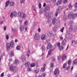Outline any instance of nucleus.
<instances>
[{"mask_svg":"<svg viewBox=\"0 0 77 77\" xmlns=\"http://www.w3.org/2000/svg\"><path fill=\"white\" fill-rule=\"evenodd\" d=\"M48 35L49 36H50V37H52V36H54V34L50 32H48Z\"/></svg>","mask_w":77,"mask_h":77,"instance_id":"obj_12","label":"nucleus"},{"mask_svg":"<svg viewBox=\"0 0 77 77\" xmlns=\"http://www.w3.org/2000/svg\"><path fill=\"white\" fill-rule=\"evenodd\" d=\"M14 16V14L13 13H11L10 14V17L11 18H13V16Z\"/></svg>","mask_w":77,"mask_h":77,"instance_id":"obj_49","label":"nucleus"},{"mask_svg":"<svg viewBox=\"0 0 77 77\" xmlns=\"http://www.w3.org/2000/svg\"><path fill=\"white\" fill-rule=\"evenodd\" d=\"M34 72L36 73H38L39 72V69H36L34 70Z\"/></svg>","mask_w":77,"mask_h":77,"instance_id":"obj_37","label":"nucleus"},{"mask_svg":"<svg viewBox=\"0 0 77 77\" xmlns=\"http://www.w3.org/2000/svg\"><path fill=\"white\" fill-rule=\"evenodd\" d=\"M72 18V13H69L68 14V18L69 19H71Z\"/></svg>","mask_w":77,"mask_h":77,"instance_id":"obj_8","label":"nucleus"},{"mask_svg":"<svg viewBox=\"0 0 77 77\" xmlns=\"http://www.w3.org/2000/svg\"><path fill=\"white\" fill-rule=\"evenodd\" d=\"M73 63L74 65H76L77 64V59H76L74 60L73 62Z\"/></svg>","mask_w":77,"mask_h":77,"instance_id":"obj_28","label":"nucleus"},{"mask_svg":"<svg viewBox=\"0 0 77 77\" xmlns=\"http://www.w3.org/2000/svg\"><path fill=\"white\" fill-rule=\"evenodd\" d=\"M30 66L31 67H34L35 66V64L34 63H32L30 64Z\"/></svg>","mask_w":77,"mask_h":77,"instance_id":"obj_45","label":"nucleus"},{"mask_svg":"<svg viewBox=\"0 0 77 77\" xmlns=\"http://www.w3.org/2000/svg\"><path fill=\"white\" fill-rule=\"evenodd\" d=\"M63 49H64V48L63 47V46H62V45L60 46L58 48V49L60 51H62V50H63Z\"/></svg>","mask_w":77,"mask_h":77,"instance_id":"obj_20","label":"nucleus"},{"mask_svg":"<svg viewBox=\"0 0 77 77\" xmlns=\"http://www.w3.org/2000/svg\"><path fill=\"white\" fill-rule=\"evenodd\" d=\"M14 17H17V13L16 12H14L13 13Z\"/></svg>","mask_w":77,"mask_h":77,"instance_id":"obj_33","label":"nucleus"},{"mask_svg":"<svg viewBox=\"0 0 77 77\" xmlns=\"http://www.w3.org/2000/svg\"><path fill=\"white\" fill-rule=\"evenodd\" d=\"M74 6L75 8H77V3H75Z\"/></svg>","mask_w":77,"mask_h":77,"instance_id":"obj_60","label":"nucleus"},{"mask_svg":"<svg viewBox=\"0 0 77 77\" xmlns=\"http://www.w3.org/2000/svg\"><path fill=\"white\" fill-rule=\"evenodd\" d=\"M14 63L15 64V65H18V64H19V61L18 60H16L14 61Z\"/></svg>","mask_w":77,"mask_h":77,"instance_id":"obj_26","label":"nucleus"},{"mask_svg":"<svg viewBox=\"0 0 77 77\" xmlns=\"http://www.w3.org/2000/svg\"><path fill=\"white\" fill-rule=\"evenodd\" d=\"M24 65L25 66L28 67L30 65V63L28 61H26L24 63Z\"/></svg>","mask_w":77,"mask_h":77,"instance_id":"obj_9","label":"nucleus"},{"mask_svg":"<svg viewBox=\"0 0 77 77\" xmlns=\"http://www.w3.org/2000/svg\"><path fill=\"white\" fill-rule=\"evenodd\" d=\"M72 5H71L70 4H69V9H72Z\"/></svg>","mask_w":77,"mask_h":77,"instance_id":"obj_40","label":"nucleus"},{"mask_svg":"<svg viewBox=\"0 0 77 77\" xmlns=\"http://www.w3.org/2000/svg\"><path fill=\"white\" fill-rule=\"evenodd\" d=\"M53 30L54 32H56V29L54 27V28H53Z\"/></svg>","mask_w":77,"mask_h":77,"instance_id":"obj_59","label":"nucleus"},{"mask_svg":"<svg viewBox=\"0 0 77 77\" xmlns=\"http://www.w3.org/2000/svg\"><path fill=\"white\" fill-rule=\"evenodd\" d=\"M72 37V35L70 34V32L69 31H67L65 35V38L67 39H71Z\"/></svg>","mask_w":77,"mask_h":77,"instance_id":"obj_2","label":"nucleus"},{"mask_svg":"<svg viewBox=\"0 0 77 77\" xmlns=\"http://www.w3.org/2000/svg\"><path fill=\"white\" fill-rule=\"evenodd\" d=\"M5 55V53H4L3 54H2L1 55V56L0 57V62H1V60H2V58H3V56Z\"/></svg>","mask_w":77,"mask_h":77,"instance_id":"obj_36","label":"nucleus"},{"mask_svg":"<svg viewBox=\"0 0 77 77\" xmlns=\"http://www.w3.org/2000/svg\"><path fill=\"white\" fill-rule=\"evenodd\" d=\"M42 71V72H44V71H45V67H43L42 69L41 70Z\"/></svg>","mask_w":77,"mask_h":77,"instance_id":"obj_50","label":"nucleus"},{"mask_svg":"<svg viewBox=\"0 0 77 77\" xmlns=\"http://www.w3.org/2000/svg\"><path fill=\"white\" fill-rule=\"evenodd\" d=\"M45 16L46 17H49V13H46L45 14Z\"/></svg>","mask_w":77,"mask_h":77,"instance_id":"obj_31","label":"nucleus"},{"mask_svg":"<svg viewBox=\"0 0 77 77\" xmlns=\"http://www.w3.org/2000/svg\"><path fill=\"white\" fill-rule=\"evenodd\" d=\"M73 29V27H72V26H70L69 30L70 32H72V30Z\"/></svg>","mask_w":77,"mask_h":77,"instance_id":"obj_32","label":"nucleus"},{"mask_svg":"<svg viewBox=\"0 0 77 77\" xmlns=\"http://www.w3.org/2000/svg\"><path fill=\"white\" fill-rule=\"evenodd\" d=\"M68 2V0H64L63 1V3H66Z\"/></svg>","mask_w":77,"mask_h":77,"instance_id":"obj_52","label":"nucleus"},{"mask_svg":"<svg viewBox=\"0 0 77 77\" xmlns=\"http://www.w3.org/2000/svg\"><path fill=\"white\" fill-rule=\"evenodd\" d=\"M6 48L7 51H9L11 48V45L9 43H7L6 45Z\"/></svg>","mask_w":77,"mask_h":77,"instance_id":"obj_6","label":"nucleus"},{"mask_svg":"<svg viewBox=\"0 0 77 77\" xmlns=\"http://www.w3.org/2000/svg\"><path fill=\"white\" fill-rule=\"evenodd\" d=\"M6 38L7 40H8L9 39V35H6Z\"/></svg>","mask_w":77,"mask_h":77,"instance_id":"obj_39","label":"nucleus"},{"mask_svg":"<svg viewBox=\"0 0 77 77\" xmlns=\"http://www.w3.org/2000/svg\"><path fill=\"white\" fill-rule=\"evenodd\" d=\"M20 49H21V47H20V46L18 45L16 47V49L17 50H20Z\"/></svg>","mask_w":77,"mask_h":77,"instance_id":"obj_29","label":"nucleus"},{"mask_svg":"<svg viewBox=\"0 0 77 77\" xmlns=\"http://www.w3.org/2000/svg\"><path fill=\"white\" fill-rule=\"evenodd\" d=\"M28 71H31V68L30 66H29L28 67Z\"/></svg>","mask_w":77,"mask_h":77,"instance_id":"obj_48","label":"nucleus"},{"mask_svg":"<svg viewBox=\"0 0 77 77\" xmlns=\"http://www.w3.org/2000/svg\"><path fill=\"white\" fill-rule=\"evenodd\" d=\"M62 58L63 60H65L66 59V56L65 54H64L62 56Z\"/></svg>","mask_w":77,"mask_h":77,"instance_id":"obj_16","label":"nucleus"},{"mask_svg":"<svg viewBox=\"0 0 77 77\" xmlns=\"http://www.w3.org/2000/svg\"><path fill=\"white\" fill-rule=\"evenodd\" d=\"M64 29H65V28L63 27L62 29L60 30V32H61L62 33H63V30H64Z\"/></svg>","mask_w":77,"mask_h":77,"instance_id":"obj_44","label":"nucleus"},{"mask_svg":"<svg viewBox=\"0 0 77 77\" xmlns=\"http://www.w3.org/2000/svg\"><path fill=\"white\" fill-rule=\"evenodd\" d=\"M9 68L10 69V71L11 72H17V68L15 66H13L12 65H11L10 66Z\"/></svg>","mask_w":77,"mask_h":77,"instance_id":"obj_1","label":"nucleus"},{"mask_svg":"<svg viewBox=\"0 0 77 77\" xmlns=\"http://www.w3.org/2000/svg\"><path fill=\"white\" fill-rule=\"evenodd\" d=\"M51 60L52 61H53V62H54V61L56 60V59H55V58H54V57H52L51 58Z\"/></svg>","mask_w":77,"mask_h":77,"instance_id":"obj_38","label":"nucleus"},{"mask_svg":"<svg viewBox=\"0 0 77 77\" xmlns=\"http://www.w3.org/2000/svg\"><path fill=\"white\" fill-rule=\"evenodd\" d=\"M41 39L42 40L46 39V35H42Z\"/></svg>","mask_w":77,"mask_h":77,"instance_id":"obj_14","label":"nucleus"},{"mask_svg":"<svg viewBox=\"0 0 77 77\" xmlns=\"http://www.w3.org/2000/svg\"><path fill=\"white\" fill-rule=\"evenodd\" d=\"M4 30H6V26H5L4 27Z\"/></svg>","mask_w":77,"mask_h":77,"instance_id":"obj_64","label":"nucleus"},{"mask_svg":"<svg viewBox=\"0 0 77 77\" xmlns=\"http://www.w3.org/2000/svg\"><path fill=\"white\" fill-rule=\"evenodd\" d=\"M63 0H60L58 1H57L56 2V5H60L61 3H62V2Z\"/></svg>","mask_w":77,"mask_h":77,"instance_id":"obj_18","label":"nucleus"},{"mask_svg":"<svg viewBox=\"0 0 77 77\" xmlns=\"http://www.w3.org/2000/svg\"><path fill=\"white\" fill-rule=\"evenodd\" d=\"M9 56L10 57H12V56H14V52L13 51H11L9 53Z\"/></svg>","mask_w":77,"mask_h":77,"instance_id":"obj_22","label":"nucleus"},{"mask_svg":"<svg viewBox=\"0 0 77 77\" xmlns=\"http://www.w3.org/2000/svg\"><path fill=\"white\" fill-rule=\"evenodd\" d=\"M52 47H53L52 45H51L50 43H48L47 47V49H50V48H52Z\"/></svg>","mask_w":77,"mask_h":77,"instance_id":"obj_11","label":"nucleus"},{"mask_svg":"<svg viewBox=\"0 0 77 77\" xmlns=\"http://www.w3.org/2000/svg\"><path fill=\"white\" fill-rule=\"evenodd\" d=\"M67 64V63H66L64 64H63V69H64V68H65L66 67V66Z\"/></svg>","mask_w":77,"mask_h":77,"instance_id":"obj_41","label":"nucleus"},{"mask_svg":"<svg viewBox=\"0 0 77 77\" xmlns=\"http://www.w3.org/2000/svg\"><path fill=\"white\" fill-rule=\"evenodd\" d=\"M66 39H64L63 40L62 42V45H66Z\"/></svg>","mask_w":77,"mask_h":77,"instance_id":"obj_10","label":"nucleus"},{"mask_svg":"<svg viewBox=\"0 0 77 77\" xmlns=\"http://www.w3.org/2000/svg\"><path fill=\"white\" fill-rule=\"evenodd\" d=\"M4 76V72L2 73L1 75V77H3Z\"/></svg>","mask_w":77,"mask_h":77,"instance_id":"obj_57","label":"nucleus"},{"mask_svg":"<svg viewBox=\"0 0 77 77\" xmlns=\"http://www.w3.org/2000/svg\"><path fill=\"white\" fill-rule=\"evenodd\" d=\"M30 51H27V56L28 57H29V54H30Z\"/></svg>","mask_w":77,"mask_h":77,"instance_id":"obj_47","label":"nucleus"},{"mask_svg":"<svg viewBox=\"0 0 77 77\" xmlns=\"http://www.w3.org/2000/svg\"><path fill=\"white\" fill-rule=\"evenodd\" d=\"M43 11H42V9H41L40 10L39 13L40 14H42Z\"/></svg>","mask_w":77,"mask_h":77,"instance_id":"obj_54","label":"nucleus"},{"mask_svg":"<svg viewBox=\"0 0 77 77\" xmlns=\"http://www.w3.org/2000/svg\"><path fill=\"white\" fill-rule=\"evenodd\" d=\"M41 49H42L43 52H44V51H45V46L42 45L41 48Z\"/></svg>","mask_w":77,"mask_h":77,"instance_id":"obj_24","label":"nucleus"},{"mask_svg":"<svg viewBox=\"0 0 77 77\" xmlns=\"http://www.w3.org/2000/svg\"><path fill=\"white\" fill-rule=\"evenodd\" d=\"M48 22H50V21H51V18H48Z\"/></svg>","mask_w":77,"mask_h":77,"instance_id":"obj_62","label":"nucleus"},{"mask_svg":"<svg viewBox=\"0 0 77 77\" xmlns=\"http://www.w3.org/2000/svg\"><path fill=\"white\" fill-rule=\"evenodd\" d=\"M46 74L45 73H44L42 75L41 77H45V76Z\"/></svg>","mask_w":77,"mask_h":77,"instance_id":"obj_53","label":"nucleus"},{"mask_svg":"<svg viewBox=\"0 0 77 77\" xmlns=\"http://www.w3.org/2000/svg\"><path fill=\"white\" fill-rule=\"evenodd\" d=\"M21 59L23 62H25L26 60V58L24 56H22L21 57Z\"/></svg>","mask_w":77,"mask_h":77,"instance_id":"obj_15","label":"nucleus"},{"mask_svg":"<svg viewBox=\"0 0 77 77\" xmlns=\"http://www.w3.org/2000/svg\"><path fill=\"white\" fill-rule=\"evenodd\" d=\"M57 21V20L55 18H54L52 20V23L53 25H54L55 24H56Z\"/></svg>","mask_w":77,"mask_h":77,"instance_id":"obj_7","label":"nucleus"},{"mask_svg":"<svg viewBox=\"0 0 77 77\" xmlns=\"http://www.w3.org/2000/svg\"><path fill=\"white\" fill-rule=\"evenodd\" d=\"M10 46L11 47H14V46H15V44L14 43V42H11L10 43Z\"/></svg>","mask_w":77,"mask_h":77,"instance_id":"obj_17","label":"nucleus"},{"mask_svg":"<svg viewBox=\"0 0 77 77\" xmlns=\"http://www.w3.org/2000/svg\"><path fill=\"white\" fill-rule=\"evenodd\" d=\"M39 8H41V4L40 3L39 4Z\"/></svg>","mask_w":77,"mask_h":77,"instance_id":"obj_61","label":"nucleus"},{"mask_svg":"<svg viewBox=\"0 0 77 77\" xmlns=\"http://www.w3.org/2000/svg\"><path fill=\"white\" fill-rule=\"evenodd\" d=\"M67 63L68 65H71V60H68Z\"/></svg>","mask_w":77,"mask_h":77,"instance_id":"obj_35","label":"nucleus"},{"mask_svg":"<svg viewBox=\"0 0 77 77\" xmlns=\"http://www.w3.org/2000/svg\"><path fill=\"white\" fill-rule=\"evenodd\" d=\"M52 2V0H46L47 3H51Z\"/></svg>","mask_w":77,"mask_h":77,"instance_id":"obj_46","label":"nucleus"},{"mask_svg":"<svg viewBox=\"0 0 77 77\" xmlns=\"http://www.w3.org/2000/svg\"><path fill=\"white\" fill-rule=\"evenodd\" d=\"M24 27L23 26H21L20 27V32H23V30H24Z\"/></svg>","mask_w":77,"mask_h":77,"instance_id":"obj_19","label":"nucleus"},{"mask_svg":"<svg viewBox=\"0 0 77 77\" xmlns=\"http://www.w3.org/2000/svg\"><path fill=\"white\" fill-rule=\"evenodd\" d=\"M18 15L20 18H25L26 17V14L23 13V12H18Z\"/></svg>","mask_w":77,"mask_h":77,"instance_id":"obj_3","label":"nucleus"},{"mask_svg":"<svg viewBox=\"0 0 77 77\" xmlns=\"http://www.w3.org/2000/svg\"><path fill=\"white\" fill-rule=\"evenodd\" d=\"M73 24H74V23L73 22V21L72 20L70 21L68 23V25L70 26H71Z\"/></svg>","mask_w":77,"mask_h":77,"instance_id":"obj_23","label":"nucleus"},{"mask_svg":"<svg viewBox=\"0 0 77 77\" xmlns=\"http://www.w3.org/2000/svg\"><path fill=\"white\" fill-rule=\"evenodd\" d=\"M10 5L11 6H14V2L12 1H11L10 3Z\"/></svg>","mask_w":77,"mask_h":77,"instance_id":"obj_27","label":"nucleus"},{"mask_svg":"<svg viewBox=\"0 0 77 77\" xmlns=\"http://www.w3.org/2000/svg\"><path fill=\"white\" fill-rule=\"evenodd\" d=\"M45 9L46 11H48V10H50V8L49 6H46L45 7Z\"/></svg>","mask_w":77,"mask_h":77,"instance_id":"obj_34","label":"nucleus"},{"mask_svg":"<svg viewBox=\"0 0 77 77\" xmlns=\"http://www.w3.org/2000/svg\"><path fill=\"white\" fill-rule=\"evenodd\" d=\"M10 2L9 1H8L6 2L5 3V7H7V6H8L9 5V3Z\"/></svg>","mask_w":77,"mask_h":77,"instance_id":"obj_30","label":"nucleus"},{"mask_svg":"<svg viewBox=\"0 0 77 77\" xmlns=\"http://www.w3.org/2000/svg\"><path fill=\"white\" fill-rule=\"evenodd\" d=\"M49 17H51L53 16V13L52 12L49 13Z\"/></svg>","mask_w":77,"mask_h":77,"instance_id":"obj_43","label":"nucleus"},{"mask_svg":"<svg viewBox=\"0 0 77 77\" xmlns=\"http://www.w3.org/2000/svg\"><path fill=\"white\" fill-rule=\"evenodd\" d=\"M77 17V14H72V18L73 20L75 19Z\"/></svg>","mask_w":77,"mask_h":77,"instance_id":"obj_21","label":"nucleus"},{"mask_svg":"<svg viewBox=\"0 0 77 77\" xmlns=\"http://www.w3.org/2000/svg\"><path fill=\"white\" fill-rule=\"evenodd\" d=\"M60 42L58 43L57 44V46L58 48L60 47Z\"/></svg>","mask_w":77,"mask_h":77,"instance_id":"obj_58","label":"nucleus"},{"mask_svg":"<svg viewBox=\"0 0 77 77\" xmlns=\"http://www.w3.org/2000/svg\"><path fill=\"white\" fill-rule=\"evenodd\" d=\"M61 10H62V8H61V7L60 6H59L58 7V9L57 10V12H60V11H61Z\"/></svg>","mask_w":77,"mask_h":77,"instance_id":"obj_25","label":"nucleus"},{"mask_svg":"<svg viewBox=\"0 0 77 77\" xmlns=\"http://www.w3.org/2000/svg\"><path fill=\"white\" fill-rule=\"evenodd\" d=\"M32 9L34 11H36V8L35 7V6H33L32 7Z\"/></svg>","mask_w":77,"mask_h":77,"instance_id":"obj_55","label":"nucleus"},{"mask_svg":"<svg viewBox=\"0 0 77 77\" xmlns=\"http://www.w3.org/2000/svg\"><path fill=\"white\" fill-rule=\"evenodd\" d=\"M53 50H54V49H50L48 51V55H50V54H51V53H52V52L53 51Z\"/></svg>","mask_w":77,"mask_h":77,"instance_id":"obj_13","label":"nucleus"},{"mask_svg":"<svg viewBox=\"0 0 77 77\" xmlns=\"http://www.w3.org/2000/svg\"><path fill=\"white\" fill-rule=\"evenodd\" d=\"M42 71V72H44V71H45V67H43L42 69L41 70Z\"/></svg>","mask_w":77,"mask_h":77,"instance_id":"obj_51","label":"nucleus"},{"mask_svg":"<svg viewBox=\"0 0 77 77\" xmlns=\"http://www.w3.org/2000/svg\"><path fill=\"white\" fill-rule=\"evenodd\" d=\"M34 38L36 41H38L40 39V36H39V33H36L34 37Z\"/></svg>","mask_w":77,"mask_h":77,"instance_id":"obj_5","label":"nucleus"},{"mask_svg":"<svg viewBox=\"0 0 77 77\" xmlns=\"http://www.w3.org/2000/svg\"><path fill=\"white\" fill-rule=\"evenodd\" d=\"M60 71L58 68H56L54 72V74L56 77H57L59 74Z\"/></svg>","mask_w":77,"mask_h":77,"instance_id":"obj_4","label":"nucleus"},{"mask_svg":"<svg viewBox=\"0 0 77 77\" xmlns=\"http://www.w3.org/2000/svg\"><path fill=\"white\" fill-rule=\"evenodd\" d=\"M24 24L25 25H27V24H28V22H27V21H25L24 22Z\"/></svg>","mask_w":77,"mask_h":77,"instance_id":"obj_56","label":"nucleus"},{"mask_svg":"<svg viewBox=\"0 0 77 77\" xmlns=\"http://www.w3.org/2000/svg\"><path fill=\"white\" fill-rule=\"evenodd\" d=\"M54 64L53 63H51L50 64V67L51 68H53L54 67Z\"/></svg>","mask_w":77,"mask_h":77,"instance_id":"obj_42","label":"nucleus"},{"mask_svg":"<svg viewBox=\"0 0 77 77\" xmlns=\"http://www.w3.org/2000/svg\"><path fill=\"white\" fill-rule=\"evenodd\" d=\"M55 15L56 17H57V15H58V12H56V13L55 14Z\"/></svg>","mask_w":77,"mask_h":77,"instance_id":"obj_63","label":"nucleus"}]
</instances>
